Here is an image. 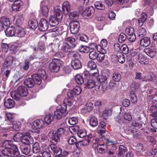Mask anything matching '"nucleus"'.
Wrapping results in <instances>:
<instances>
[{
	"instance_id": "f257e3e1",
	"label": "nucleus",
	"mask_w": 157,
	"mask_h": 157,
	"mask_svg": "<svg viewBox=\"0 0 157 157\" xmlns=\"http://www.w3.org/2000/svg\"><path fill=\"white\" fill-rule=\"evenodd\" d=\"M56 15H51L49 17V22L50 25L52 26H55L59 24L63 17V14L59 8L55 10Z\"/></svg>"
},
{
	"instance_id": "f03ea898",
	"label": "nucleus",
	"mask_w": 157,
	"mask_h": 157,
	"mask_svg": "<svg viewBox=\"0 0 157 157\" xmlns=\"http://www.w3.org/2000/svg\"><path fill=\"white\" fill-rule=\"evenodd\" d=\"M69 45L64 42L61 48V51L63 52H69L68 55L70 57H73L75 58H78L79 56L78 53L75 51L71 52L73 49Z\"/></svg>"
},
{
	"instance_id": "7ed1b4c3",
	"label": "nucleus",
	"mask_w": 157,
	"mask_h": 157,
	"mask_svg": "<svg viewBox=\"0 0 157 157\" xmlns=\"http://www.w3.org/2000/svg\"><path fill=\"white\" fill-rule=\"evenodd\" d=\"M3 155L11 157H16L20 154L18 148L16 146H13L11 148L4 149L2 151Z\"/></svg>"
},
{
	"instance_id": "20e7f679",
	"label": "nucleus",
	"mask_w": 157,
	"mask_h": 157,
	"mask_svg": "<svg viewBox=\"0 0 157 157\" xmlns=\"http://www.w3.org/2000/svg\"><path fill=\"white\" fill-rule=\"evenodd\" d=\"M67 107L64 104L62 105H59L56 108V110L54 112L55 117L58 119H60L66 113Z\"/></svg>"
},
{
	"instance_id": "39448f33",
	"label": "nucleus",
	"mask_w": 157,
	"mask_h": 157,
	"mask_svg": "<svg viewBox=\"0 0 157 157\" xmlns=\"http://www.w3.org/2000/svg\"><path fill=\"white\" fill-rule=\"evenodd\" d=\"M132 119L131 116V113L129 112L122 113L121 114V116L120 115L117 116L116 121L119 123V124H122L124 123L125 120L130 121Z\"/></svg>"
},
{
	"instance_id": "423d86ee",
	"label": "nucleus",
	"mask_w": 157,
	"mask_h": 157,
	"mask_svg": "<svg viewBox=\"0 0 157 157\" xmlns=\"http://www.w3.org/2000/svg\"><path fill=\"white\" fill-rule=\"evenodd\" d=\"M62 61L58 59H53L49 65V68L52 71L54 72H58L60 69V67Z\"/></svg>"
},
{
	"instance_id": "0eeeda50",
	"label": "nucleus",
	"mask_w": 157,
	"mask_h": 157,
	"mask_svg": "<svg viewBox=\"0 0 157 157\" xmlns=\"http://www.w3.org/2000/svg\"><path fill=\"white\" fill-rule=\"evenodd\" d=\"M80 24L77 21H72L70 23V29L72 34H76L79 30Z\"/></svg>"
},
{
	"instance_id": "6e6552de",
	"label": "nucleus",
	"mask_w": 157,
	"mask_h": 157,
	"mask_svg": "<svg viewBox=\"0 0 157 157\" xmlns=\"http://www.w3.org/2000/svg\"><path fill=\"white\" fill-rule=\"evenodd\" d=\"M125 32L129 36L128 39L130 41L133 42L135 41L136 37L134 33V30L132 27H128L126 29Z\"/></svg>"
},
{
	"instance_id": "1a4fd4ad",
	"label": "nucleus",
	"mask_w": 157,
	"mask_h": 157,
	"mask_svg": "<svg viewBox=\"0 0 157 157\" xmlns=\"http://www.w3.org/2000/svg\"><path fill=\"white\" fill-rule=\"evenodd\" d=\"M95 10L92 6H90L86 8L85 10L83 11L82 13L83 17L85 18H88L91 17L94 14Z\"/></svg>"
},
{
	"instance_id": "9d476101",
	"label": "nucleus",
	"mask_w": 157,
	"mask_h": 157,
	"mask_svg": "<svg viewBox=\"0 0 157 157\" xmlns=\"http://www.w3.org/2000/svg\"><path fill=\"white\" fill-rule=\"evenodd\" d=\"M46 3L45 1H43L41 2L40 5V10L41 14L45 17H47L48 15L49 9L46 5Z\"/></svg>"
},
{
	"instance_id": "9b49d317",
	"label": "nucleus",
	"mask_w": 157,
	"mask_h": 157,
	"mask_svg": "<svg viewBox=\"0 0 157 157\" xmlns=\"http://www.w3.org/2000/svg\"><path fill=\"white\" fill-rule=\"evenodd\" d=\"M21 142L27 145L31 144L33 142V139L29 133H27L23 135Z\"/></svg>"
},
{
	"instance_id": "f8f14e48",
	"label": "nucleus",
	"mask_w": 157,
	"mask_h": 157,
	"mask_svg": "<svg viewBox=\"0 0 157 157\" xmlns=\"http://www.w3.org/2000/svg\"><path fill=\"white\" fill-rule=\"evenodd\" d=\"M48 27V21L45 19H41L39 23V28L40 31H45L47 30Z\"/></svg>"
},
{
	"instance_id": "ddd939ff",
	"label": "nucleus",
	"mask_w": 157,
	"mask_h": 157,
	"mask_svg": "<svg viewBox=\"0 0 157 157\" xmlns=\"http://www.w3.org/2000/svg\"><path fill=\"white\" fill-rule=\"evenodd\" d=\"M44 125V121L43 120H36L31 124V127L34 129H37L41 128Z\"/></svg>"
},
{
	"instance_id": "4468645a",
	"label": "nucleus",
	"mask_w": 157,
	"mask_h": 157,
	"mask_svg": "<svg viewBox=\"0 0 157 157\" xmlns=\"http://www.w3.org/2000/svg\"><path fill=\"white\" fill-rule=\"evenodd\" d=\"M144 51V53L151 58L154 57L157 52L156 49L154 48H146Z\"/></svg>"
},
{
	"instance_id": "2eb2a0df",
	"label": "nucleus",
	"mask_w": 157,
	"mask_h": 157,
	"mask_svg": "<svg viewBox=\"0 0 157 157\" xmlns=\"http://www.w3.org/2000/svg\"><path fill=\"white\" fill-rule=\"evenodd\" d=\"M22 4L23 2L21 0H16L13 4L12 8L14 11H19L21 9Z\"/></svg>"
},
{
	"instance_id": "dca6fc26",
	"label": "nucleus",
	"mask_w": 157,
	"mask_h": 157,
	"mask_svg": "<svg viewBox=\"0 0 157 157\" xmlns=\"http://www.w3.org/2000/svg\"><path fill=\"white\" fill-rule=\"evenodd\" d=\"M64 42L73 48L76 47L77 44L75 39L72 37H69L65 38Z\"/></svg>"
},
{
	"instance_id": "f3484780",
	"label": "nucleus",
	"mask_w": 157,
	"mask_h": 157,
	"mask_svg": "<svg viewBox=\"0 0 157 157\" xmlns=\"http://www.w3.org/2000/svg\"><path fill=\"white\" fill-rule=\"evenodd\" d=\"M92 103H87L83 108L81 109V112L83 114H85L90 112L92 110Z\"/></svg>"
},
{
	"instance_id": "a211bd4d",
	"label": "nucleus",
	"mask_w": 157,
	"mask_h": 157,
	"mask_svg": "<svg viewBox=\"0 0 157 157\" xmlns=\"http://www.w3.org/2000/svg\"><path fill=\"white\" fill-rule=\"evenodd\" d=\"M5 33L6 36L8 37L14 36L16 34V30L14 27L13 26L8 27L5 31Z\"/></svg>"
},
{
	"instance_id": "6ab92c4d",
	"label": "nucleus",
	"mask_w": 157,
	"mask_h": 157,
	"mask_svg": "<svg viewBox=\"0 0 157 157\" xmlns=\"http://www.w3.org/2000/svg\"><path fill=\"white\" fill-rule=\"evenodd\" d=\"M70 10V6L68 1H65L63 2L62 5V13L67 14Z\"/></svg>"
},
{
	"instance_id": "aec40b11",
	"label": "nucleus",
	"mask_w": 157,
	"mask_h": 157,
	"mask_svg": "<svg viewBox=\"0 0 157 157\" xmlns=\"http://www.w3.org/2000/svg\"><path fill=\"white\" fill-rule=\"evenodd\" d=\"M51 149V152H53L55 155H58L60 156L61 154L62 153V149L58 147H57L56 145L52 144L50 146Z\"/></svg>"
},
{
	"instance_id": "412c9836",
	"label": "nucleus",
	"mask_w": 157,
	"mask_h": 157,
	"mask_svg": "<svg viewBox=\"0 0 157 157\" xmlns=\"http://www.w3.org/2000/svg\"><path fill=\"white\" fill-rule=\"evenodd\" d=\"M17 92L22 96H26L28 94L27 88L24 86H19L17 89Z\"/></svg>"
},
{
	"instance_id": "4be33fe9",
	"label": "nucleus",
	"mask_w": 157,
	"mask_h": 157,
	"mask_svg": "<svg viewBox=\"0 0 157 157\" xmlns=\"http://www.w3.org/2000/svg\"><path fill=\"white\" fill-rule=\"evenodd\" d=\"M109 72H106V71H103L102 73V75L101 77H98V75L97 77V79L100 82H103L107 80L109 77Z\"/></svg>"
},
{
	"instance_id": "5701e85b",
	"label": "nucleus",
	"mask_w": 157,
	"mask_h": 157,
	"mask_svg": "<svg viewBox=\"0 0 157 157\" xmlns=\"http://www.w3.org/2000/svg\"><path fill=\"white\" fill-rule=\"evenodd\" d=\"M84 87L85 88L91 89L94 88L95 85V82L92 79H88L84 85Z\"/></svg>"
},
{
	"instance_id": "b1692460",
	"label": "nucleus",
	"mask_w": 157,
	"mask_h": 157,
	"mask_svg": "<svg viewBox=\"0 0 157 157\" xmlns=\"http://www.w3.org/2000/svg\"><path fill=\"white\" fill-rule=\"evenodd\" d=\"M71 64V66L75 70L80 69L82 67L81 62L78 59L73 60L72 61Z\"/></svg>"
},
{
	"instance_id": "393cba45",
	"label": "nucleus",
	"mask_w": 157,
	"mask_h": 157,
	"mask_svg": "<svg viewBox=\"0 0 157 157\" xmlns=\"http://www.w3.org/2000/svg\"><path fill=\"white\" fill-rule=\"evenodd\" d=\"M150 43V39L149 37H144L140 40V44L141 46L143 47H146L148 46Z\"/></svg>"
},
{
	"instance_id": "a878e982",
	"label": "nucleus",
	"mask_w": 157,
	"mask_h": 157,
	"mask_svg": "<svg viewBox=\"0 0 157 157\" xmlns=\"http://www.w3.org/2000/svg\"><path fill=\"white\" fill-rule=\"evenodd\" d=\"M25 34V29L21 27H18L16 28V35L19 37H24Z\"/></svg>"
},
{
	"instance_id": "bb28decb",
	"label": "nucleus",
	"mask_w": 157,
	"mask_h": 157,
	"mask_svg": "<svg viewBox=\"0 0 157 157\" xmlns=\"http://www.w3.org/2000/svg\"><path fill=\"white\" fill-rule=\"evenodd\" d=\"M56 42H57V44H55L54 43H52L51 44L49 45L48 48L51 49L52 52H55L57 51L59 47V43L58 38H56L55 40Z\"/></svg>"
},
{
	"instance_id": "cd10ccee",
	"label": "nucleus",
	"mask_w": 157,
	"mask_h": 157,
	"mask_svg": "<svg viewBox=\"0 0 157 157\" xmlns=\"http://www.w3.org/2000/svg\"><path fill=\"white\" fill-rule=\"evenodd\" d=\"M15 105L14 100L11 99H8L5 100L4 105L5 107L7 108H11L13 107Z\"/></svg>"
},
{
	"instance_id": "c85d7f7f",
	"label": "nucleus",
	"mask_w": 157,
	"mask_h": 157,
	"mask_svg": "<svg viewBox=\"0 0 157 157\" xmlns=\"http://www.w3.org/2000/svg\"><path fill=\"white\" fill-rule=\"evenodd\" d=\"M32 77L35 82V84L40 85L42 81L41 76H40L38 74L35 73L32 75Z\"/></svg>"
},
{
	"instance_id": "c756f323",
	"label": "nucleus",
	"mask_w": 157,
	"mask_h": 157,
	"mask_svg": "<svg viewBox=\"0 0 157 157\" xmlns=\"http://www.w3.org/2000/svg\"><path fill=\"white\" fill-rule=\"evenodd\" d=\"M28 26L32 29H34L38 26V22L36 20L32 19L29 20L28 22Z\"/></svg>"
},
{
	"instance_id": "7c9ffc66",
	"label": "nucleus",
	"mask_w": 157,
	"mask_h": 157,
	"mask_svg": "<svg viewBox=\"0 0 157 157\" xmlns=\"http://www.w3.org/2000/svg\"><path fill=\"white\" fill-rule=\"evenodd\" d=\"M25 86L31 88L33 87L35 85V82L32 78H29L25 79L24 82Z\"/></svg>"
},
{
	"instance_id": "2f4dec72",
	"label": "nucleus",
	"mask_w": 157,
	"mask_h": 157,
	"mask_svg": "<svg viewBox=\"0 0 157 157\" xmlns=\"http://www.w3.org/2000/svg\"><path fill=\"white\" fill-rule=\"evenodd\" d=\"M95 8L97 10H105V5L101 1H97L94 3Z\"/></svg>"
},
{
	"instance_id": "473e14b6",
	"label": "nucleus",
	"mask_w": 157,
	"mask_h": 157,
	"mask_svg": "<svg viewBox=\"0 0 157 157\" xmlns=\"http://www.w3.org/2000/svg\"><path fill=\"white\" fill-rule=\"evenodd\" d=\"M52 137V141L55 144H57L60 141V136L53 131Z\"/></svg>"
},
{
	"instance_id": "72a5a7b5",
	"label": "nucleus",
	"mask_w": 157,
	"mask_h": 157,
	"mask_svg": "<svg viewBox=\"0 0 157 157\" xmlns=\"http://www.w3.org/2000/svg\"><path fill=\"white\" fill-rule=\"evenodd\" d=\"M147 18V14L145 13H142L141 17L138 20L139 25L141 26L146 21Z\"/></svg>"
},
{
	"instance_id": "f704fd0d",
	"label": "nucleus",
	"mask_w": 157,
	"mask_h": 157,
	"mask_svg": "<svg viewBox=\"0 0 157 157\" xmlns=\"http://www.w3.org/2000/svg\"><path fill=\"white\" fill-rule=\"evenodd\" d=\"M89 123L90 125L92 127L97 126L98 124V120L96 117L94 116H92L90 117Z\"/></svg>"
},
{
	"instance_id": "c9c22d12",
	"label": "nucleus",
	"mask_w": 157,
	"mask_h": 157,
	"mask_svg": "<svg viewBox=\"0 0 157 157\" xmlns=\"http://www.w3.org/2000/svg\"><path fill=\"white\" fill-rule=\"evenodd\" d=\"M33 150L34 153H39L40 151V147L38 143L36 142L33 144Z\"/></svg>"
},
{
	"instance_id": "e433bc0d",
	"label": "nucleus",
	"mask_w": 157,
	"mask_h": 157,
	"mask_svg": "<svg viewBox=\"0 0 157 157\" xmlns=\"http://www.w3.org/2000/svg\"><path fill=\"white\" fill-rule=\"evenodd\" d=\"M112 111L110 109H106L104 110L102 116L104 119H106L108 117L112 115Z\"/></svg>"
},
{
	"instance_id": "4c0bfd02",
	"label": "nucleus",
	"mask_w": 157,
	"mask_h": 157,
	"mask_svg": "<svg viewBox=\"0 0 157 157\" xmlns=\"http://www.w3.org/2000/svg\"><path fill=\"white\" fill-rule=\"evenodd\" d=\"M98 70H96V71L94 73L90 74L89 72L87 71H86L84 72L83 74V75L86 77V78H87L89 76H94L97 77L98 75Z\"/></svg>"
},
{
	"instance_id": "58836bf2",
	"label": "nucleus",
	"mask_w": 157,
	"mask_h": 157,
	"mask_svg": "<svg viewBox=\"0 0 157 157\" xmlns=\"http://www.w3.org/2000/svg\"><path fill=\"white\" fill-rule=\"evenodd\" d=\"M3 146L5 148V149L10 148L13 146H16L13 144L11 140H6L3 144Z\"/></svg>"
},
{
	"instance_id": "ea45409f",
	"label": "nucleus",
	"mask_w": 157,
	"mask_h": 157,
	"mask_svg": "<svg viewBox=\"0 0 157 157\" xmlns=\"http://www.w3.org/2000/svg\"><path fill=\"white\" fill-rule=\"evenodd\" d=\"M79 51L85 53H88L90 50V48L87 46L81 45L78 49Z\"/></svg>"
},
{
	"instance_id": "a19ab883",
	"label": "nucleus",
	"mask_w": 157,
	"mask_h": 157,
	"mask_svg": "<svg viewBox=\"0 0 157 157\" xmlns=\"http://www.w3.org/2000/svg\"><path fill=\"white\" fill-rule=\"evenodd\" d=\"M147 33L146 29L143 28H140L138 30L137 36L139 37H142L145 35Z\"/></svg>"
},
{
	"instance_id": "79ce46f5",
	"label": "nucleus",
	"mask_w": 157,
	"mask_h": 157,
	"mask_svg": "<svg viewBox=\"0 0 157 157\" xmlns=\"http://www.w3.org/2000/svg\"><path fill=\"white\" fill-rule=\"evenodd\" d=\"M68 144H69L73 145L77 142V139L74 136H68L67 138Z\"/></svg>"
},
{
	"instance_id": "37998d69",
	"label": "nucleus",
	"mask_w": 157,
	"mask_h": 157,
	"mask_svg": "<svg viewBox=\"0 0 157 157\" xmlns=\"http://www.w3.org/2000/svg\"><path fill=\"white\" fill-rule=\"evenodd\" d=\"M117 55L119 62L121 63H124L125 59L124 56L121 52L117 53Z\"/></svg>"
},
{
	"instance_id": "c03bdc74",
	"label": "nucleus",
	"mask_w": 157,
	"mask_h": 157,
	"mask_svg": "<svg viewBox=\"0 0 157 157\" xmlns=\"http://www.w3.org/2000/svg\"><path fill=\"white\" fill-rule=\"evenodd\" d=\"M97 65L93 61H90L87 64V67L90 70L96 69Z\"/></svg>"
},
{
	"instance_id": "a18cd8bd",
	"label": "nucleus",
	"mask_w": 157,
	"mask_h": 157,
	"mask_svg": "<svg viewBox=\"0 0 157 157\" xmlns=\"http://www.w3.org/2000/svg\"><path fill=\"white\" fill-rule=\"evenodd\" d=\"M23 135L21 133H17L14 136L13 139L15 141L17 142H19L21 141L22 142Z\"/></svg>"
},
{
	"instance_id": "49530a36",
	"label": "nucleus",
	"mask_w": 157,
	"mask_h": 157,
	"mask_svg": "<svg viewBox=\"0 0 157 157\" xmlns=\"http://www.w3.org/2000/svg\"><path fill=\"white\" fill-rule=\"evenodd\" d=\"M93 139V137H90L89 138H88L87 139L84 140L81 142H79V143L81 145H82V146H85L88 145L89 144L90 142Z\"/></svg>"
},
{
	"instance_id": "de8ad7c7",
	"label": "nucleus",
	"mask_w": 157,
	"mask_h": 157,
	"mask_svg": "<svg viewBox=\"0 0 157 157\" xmlns=\"http://www.w3.org/2000/svg\"><path fill=\"white\" fill-rule=\"evenodd\" d=\"M31 148L29 146H23L21 147L22 152L25 155L28 154L30 151Z\"/></svg>"
},
{
	"instance_id": "09e8293b",
	"label": "nucleus",
	"mask_w": 157,
	"mask_h": 157,
	"mask_svg": "<svg viewBox=\"0 0 157 157\" xmlns=\"http://www.w3.org/2000/svg\"><path fill=\"white\" fill-rule=\"evenodd\" d=\"M130 96L131 100L132 103H136V102L137 99L135 94V91L131 90L130 93Z\"/></svg>"
},
{
	"instance_id": "8fccbe9b",
	"label": "nucleus",
	"mask_w": 157,
	"mask_h": 157,
	"mask_svg": "<svg viewBox=\"0 0 157 157\" xmlns=\"http://www.w3.org/2000/svg\"><path fill=\"white\" fill-rule=\"evenodd\" d=\"M53 120V117L51 114H47L44 118L45 123L48 124L50 123Z\"/></svg>"
},
{
	"instance_id": "3c124183",
	"label": "nucleus",
	"mask_w": 157,
	"mask_h": 157,
	"mask_svg": "<svg viewBox=\"0 0 157 157\" xmlns=\"http://www.w3.org/2000/svg\"><path fill=\"white\" fill-rule=\"evenodd\" d=\"M75 79L76 82L78 84H82L84 82L83 78L80 75H76L75 77Z\"/></svg>"
},
{
	"instance_id": "603ef678",
	"label": "nucleus",
	"mask_w": 157,
	"mask_h": 157,
	"mask_svg": "<svg viewBox=\"0 0 157 157\" xmlns=\"http://www.w3.org/2000/svg\"><path fill=\"white\" fill-rule=\"evenodd\" d=\"M11 97L17 101H19L21 95L19 93H17L16 91H13L11 93Z\"/></svg>"
},
{
	"instance_id": "864d4df0",
	"label": "nucleus",
	"mask_w": 157,
	"mask_h": 157,
	"mask_svg": "<svg viewBox=\"0 0 157 157\" xmlns=\"http://www.w3.org/2000/svg\"><path fill=\"white\" fill-rule=\"evenodd\" d=\"M21 125V123L20 121L14 122L13 124V128L16 131H18L20 129Z\"/></svg>"
},
{
	"instance_id": "5fc2aeb1",
	"label": "nucleus",
	"mask_w": 157,
	"mask_h": 157,
	"mask_svg": "<svg viewBox=\"0 0 157 157\" xmlns=\"http://www.w3.org/2000/svg\"><path fill=\"white\" fill-rule=\"evenodd\" d=\"M90 49L92 50H97L98 51H100V48H101V46L99 45H97L96 44L92 43L90 45Z\"/></svg>"
},
{
	"instance_id": "6e6d98bb",
	"label": "nucleus",
	"mask_w": 157,
	"mask_h": 157,
	"mask_svg": "<svg viewBox=\"0 0 157 157\" xmlns=\"http://www.w3.org/2000/svg\"><path fill=\"white\" fill-rule=\"evenodd\" d=\"M146 76L143 75L140 72H136V74L135 79L139 80H141L143 81H144L145 79L146 78Z\"/></svg>"
},
{
	"instance_id": "4d7b16f0",
	"label": "nucleus",
	"mask_w": 157,
	"mask_h": 157,
	"mask_svg": "<svg viewBox=\"0 0 157 157\" xmlns=\"http://www.w3.org/2000/svg\"><path fill=\"white\" fill-rule=\"evenodd\" d=\"M0 20L2 22L4 26H8L10 24V22L9 18L3 17L0 18Z\"/></svg>"
},
{
	"instance_id": "13d9d810",
	"label": "nucleus",
	"mask_w": 157,
	"mask_h": 157,
	"mask_svg": "<svg viewBox=\"0 0 157 157\" xmlns=\"http://www.w3.org/2000/svg\"><path fill=\"white\" fill-rule=\"evenodd\" d=\"M126 151V147L122 145L120 146L118 150V155L119 156H121L124 154Z\"/></svg>"
},
{
	"instance_id": "bf43d9fd",
	"label": "nucleus",
	"mask_w": 157,
	"mask_h": 157,
	"mask_svg": "<svg viewBox=\"0 0 157 157\" xmlns=\"http://www.w3.org/2000/svg\"><path fill=\"white\" fill-rule=\"evenodd\" d=\"M140 85L137 82H133L131 86V90L135 91L134 90H136L139 89Z\"/></svg>"
},
{
	"instance_id": "052dcab7",
	"label": "nucleus",
	"mask_w": 157,
	"mask_h": 157,
	"mask_svg": "<svg viewBox=\"0 0 157 157\" xmlns=\"http://www.w3.org/2000/svg\"><path fill=\"white\" fill-rule=\"evenodd\" d=\"M78 122V120L76 117H72L70 118L68 121L69 123L71 125H74Z\"/></svg>"
},
{
	"instance_id": "680f3d73",
	"label": "nucleus",
	"mask_w": 157,
	"mask_h": 157,
	"mask_svg": "<svg viewBox=\"0 0 157 157\" xmlns=\"http://www.w3.org/2000/svg\"><path fill=\"white\" fill-rule=\"evenodd\" d=\"M127 38L126 35L123 33H121L119 35V41L120 43H122Z\"/></svg>"
},
{
	"instance_id": "e2e57ef3",
	"label": "nucleus",
	"mask_w": 157,
	"mask_h": 157,
	"mask_svg": "<svg viewBox=\"0 0 157 157\" xmlns=\"http://www.w3.org/2000/svg\"><path fill=\"white\" fill-rule=\"evenodd\" d=\"M113 78L114 81L118 82L121 78L120 74L117 72H114L113 74Z\"/></svg>"
},
{
	"instance_id": "0e129e2a",
	"label": "nucleus",
	"mask_w": 157,
	"mask_h": 157,
	"mask_svg": "<svg viewBox=\"0 0 157 157\" xmlns=\"http://www.w3.org/2000/svg\"><path fill=\"white\" fill-rule=\"evenodd\" d=\"M98 53L96 52L92 51L90 52L89 54L90 58L92 60H95L97 58Z\"/></svg>"
},
{
	"instance_id": "69168bd1",
	"label": "nucleus",
	"mask_w": 157,
	"mask_h": 157,
	"mask_svg": "<svg viewBox=\"0 0 157 157\" xmlns=\"http://www.w3.org/2000/svg\"><path fill=\"white\" fill-rule=\"evenodd\" d=\"M12 63V58L11 57H9L7 58L4 63L5 67H9L11 64Z\"/></svg>"
},
{
	"instance_id": "338daca9",
	"label": "nucleus",
	"mask_w": 157,
	"mask_h": 157,
	"mask_svg": "<svg viewBox=\"0 0 157 157\" xmlns=\"http://www.w3.org/2000/svg\"><path fill=\"white\" fill-rule=\"evenodd\" d=\"M77 135L79 137L83 138L86 136V133L84 130H81L78 132Z\"/></svg>"
},
{
	"instance_id": "774afa93",
	"label": "nucleus",
	"mask_w": 157,
	"mask_h": 157,
	"mask_svg": "<svg viewBox=\"0 0 157 157\" xmlns=\"http://www.w3.org/2000/svg\"><path fill=\"white\" fill-rule=\"evenodd\" d=\"M15 114L13 113H8L6 115V116L8 120L12 121L14 117Z\"/></svg>"
}]
</instances>
